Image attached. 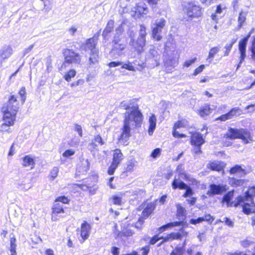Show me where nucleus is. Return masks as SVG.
Wrapping results in <instances>:
<instances>
[{
    "instance_id": "nucleus-52",
    "label": "nucleus",
    "mask_w": 255,
    "mask_h": 255,
    "mask_svg": "<svg viewBox=\"0 0 255 255\" xmlns=\"http://www.w3.org/2000/svg\"><path fill=\"white\" fill-rule=\"evenodd\" d=\"M113 203L115 205H120L121 204L122 198L116 195H114L112 198Z\"/></svg>"
},
{
    "instance_id": "nucleus-54",
    "label": "nucleus",
    "mask_w": 255,
    "mask_h": 255,
    "mask_svg": "<svg viewBox=\"0 0 255 255\" xmlns=\"http://www.w3.org/2000/svg\"><path fill=\"white\" fill-rule=\"evenodd\" d=\"M97 146V144L94 141V140H92V141L89 144L88 148L91 152H93L95 150H98Z\"/></svg>"
},
{
    "instance_id": "nucleus-41",
    "label": "nucleus",
    "mask_w": 255,
    "mask_h": 255,
    "mask_svg": "<svg viewBox=\"0 0 255 255\" xmlns=\"http://www.w3.org/2000/svg\"><path fill=\"white\" fill-rule=\"evenodd\" d=\"M250 50L251 52V58L255 60V35L252 37V45Z\"/></svg>"
},
{
    "instance_id": "nucleus-18",
    "label": "nucleus",
    "mask_w": 255,
    "mask_h": 255,
    "mask_svg": "<svg viewBox=\"0 0 255 255\" xmlns=\"http://www.w3.org/2000/svg\"><path fill=\"white\" fill-rule=\"evenodd\" d=\"M207 167L212 170L217 171H220L223 168L221 162L218 160L210 161L207 164Z\"/></svg>"
},
{
    "instance_id": "nucleus-10",
    "label": "nucleus",
    "mask_w": 255,
    "mask_h": 255,
    "mask_svg": "<svg viewBox=\"0 0 255 255\" xmlns=\"http://www.w3.org/2000/svg\"><path fill=\"white\" fill-rule=\"evenodd\" d=\"M209 188L207 194L210 197L216 195H222L227 190V185L225 184L213 183L209 185Z\"/></svg>"
},
{
    "instance_id": "nucleus-7",
    "label": "nucleus",
    "mask_w": 255,
    "mask_h": 255,
    "mask_svg": "<svg viewBox=\"0 0 255 255\" xmlns=\"http://www.w3.org/2000/svg\"><path fill=\"white\" fill-rule=\"evenodd\" d=\"M166 23V20L163 18H161L155 20L151 23L152 36L157 41H160L162 38L160 33L165 26Z\"/></svg>"
},
{
    "instance_id": "nucleus-45",
    "label": "nucleus",
    "mask_w": 255,
    "mask_h": 255,
    "mask_svg": "<svg viewBox=\"0 0 255 255\" xmlns=\"http://www.w3.org/2000/svg\"><path fill=\"white\" fill-rule=\"evenodd\" d=\"M230 183L233 186L237 187L242 185L244 183V181L241 179H237L233 178L230 179Z\"/></svg>"
},
{
    "instance_id": "nucleus-36",
    "label": "nucleus",
    "mask_w": 255,
    "mask_h": 255,
    "mask_svg": "<svg viewBox=\"0 0 255 255\" xmlns=\"http://www.w3.org/2000/svg\"><path fill=\"white\" fill-rule=\"evenodd\" d=\"M233 190L228 192L224 196L222 199V202H226L227 203V206H231V205H230V202L233 196Z\"/></svg>"
},
{
    "instance_id": "nucleus-53",
    "label": "nucleus",
    "mask_w": 255,
    "mask_h": 255,
    "mask_svg": "<svg viewBox=\"0 0 255 255\" xmlns=\"http://www.w3.org/2000/svg\"><path fill=\"white\" fill-rule=\"evenodd\" d=\"M25 94L26 92L25 88L22 87L19 92V94L21 97V100L22 104H23L25 102V101L26 100Z\"/></svg>"
},
{
    "instance_id": "nucleus-60",
    "label": "nucleus",
    "mask_w": 255,
    "mask_h": 255,
    "mask_svg": "<svg viewBox=\"0 0 255 255\" xmlns=\"http://www.w3.org/2000/svg\"><path fill=\"white\" fill-rule=\"evenodd\" d=\"M197 60V58L194 57V58L186 61L184 63V66L186 67H189L192 64L194 63L195 61Z\"/></svg>"
},
{
    "instance_id": "nucleus-47",
    "label": "nucleus",
    "mask_w": 255,
    "mask_h": 255,
    "mask_svg": "<svg viewBox=\"0 0 255 255\" xmlns=\"http://www.w3.org/2000/svg\"><path fill=\"white\" fill-rule=\"evenodd\" d=\"M194 147L192 149V154H194V156H195V155H198L199 154H201L202 153V150L201 149V145H193Z\"/></svg>"
},
{
    "instance_id": "nucleus-3",
    "label": "nucleus",
    "mask_w": 255,
    "mask_h": 255,
    "mask_svg": "<svg viewBox=\"0 0 255 255\" xmlns=\"http://www.w3.org/2000/svg\"><path fill=\"white\" fill-rule=\"evenodd\" d=\"M255 196V188H250L245 193V196H240L237 199V202L235 206L244 203L242 205L243 212L246 214L255 213V204L254 202V197Z\"/></svg>"
},
{
    "instance_id": "nucleus-13",
    "label": "nucleus",
    "mask_w": 255,
    "mask_h": 255,
    "mask_svg": "<svg viewBox=\"0 0 255 255\" xmlns=\"http://www.w3.org/2000/svg\"><path fill=\"white\" fill-rule=\"evenodd\" d=\"M176 171L182 178L184 176L183 178L184 179L192 182V183L195 185H197L198 183L195 179L191 177L189 175L185 173L184 169L182 167V165H178L176 168Z\"/></svg>"
},
{
    "instance_id": "nucleus-44",
    "label": "nucleus",
    "mask_w": 255,
    "mask_h": 255,
    "mask_svg": "<svg viewBox=\"0 0 255 255\" xmlns=\"http://www.w3.org/2000/svg\"><path fill=\"white\" fill-rule=\"evenodd\" d=\"M220 48L218 47H214L212 48L209 52V55L207 58L208 59H213L215 55L219 51Z\"/></svg>"
},
{
    "instance_id": "nucleus-12",
    "label": "nucleus",
    "mask_w": 255,
    "mask_h": 255,
    "mask_svg": "<svg viewBox=\"0 0 255 255\" xmlns=\"http://www.w3.org/2000/svg\"><path fill=\"white\" fill-rule=\"evenodd\" d=\"M136 63V60H135L133 62H130L129 61H128L125 63L122 62L121 68L133 72H135L136 70H141V69L143 68L144 66L142 65L143 64H139Z\"/></svg>"
},
{
    "instance_id": "nucleus-8",
    "label": "nucleus",
    "mask_w": 255,
    "mask_h": 255,
    "mask_svg": "<svg viewBox=\"0 0 255 255\" xmlns=\"http://www.w3.org/2000/svg\"><path fill=\"white\" fill-rule=\"evenodd\" d=\"M64 56L65 57V61L62 65V67H65L66 64H79L81 62L80 55L75 52L72 50L69 49H65L64 52Z\"/></svg>"
},
{
    "instance_id": "nucleus-57",
    "label": "nucleus",
    "mask_w": 255,
    "mask_h": 255,
    "mask_svg": "<svg viewBox=\"0 0 255 255\" xmlns=\"http://www.w3.org/2000/svg\"><path fill=\"white\" fill-rule=\"evenodd\" d=\"M220 221L224 222L226 225L229 227H232L234 226V222L227 217L223 218V220H220Z\"/></svg>"
},
{
    "instance_id": "nucleus-37",
    "label": "nucleus",
    "mask_w": 255,
    "mask_h": 255,
    "mask_svg": "<svg viewBox=\"0 0 255 255\" xmlns=\"http://www.w3.org/2000/svg\"><path fill=\"white\" fill-rule=\"evenodd\" d=\"M98 50H97V52H91V56L89 58V64H95L98 62Z\"/></svg>"
},
{
    "instance_id": "nucleus-6",
    "label": "nucleus",
    "mask_w": 255,
    "mask_h": 255,
    "mask_svg": "<svg viewBox=\"0 0 255 255\" xmlns=\"http://www.w3.org/2000/svg\"><path fill=\"white\" fill-rule=\"evenodd\" d=\"M227 136L232 139L240 138L245 143H248L249 140H252L250 132L246 129H236L230 128L226 134Z\"/></svg>"
},
{
    "instance_id": "nucleus-43",
    "label": "nucleus",
    "mask_w": 255,
    "mask_h": 255,
    "mask_svg": "<svg viewBox=\"0 0 255 255\" xmlns=\"http://www.w3.org/2000/svg\"><path fill=\"white\" fill-rule=\"evenodd\" d=\"M177 215L179 217L185 216L186 210L185 208L179 204H177Z\"/></svg>"
},
{
    "instance_id": "nucleus-61",
    "label": "nucleus",
    "mask_w": 255,
    "mask_h": 255,
    "mask_svg": "<svg viewBox=\"0 0 255 255\" xmlns=\"http://www.w3.org/2000/svg\"><path fill=\"white\" fill-rule=\"evenodd\" d=\"M122 62L121 61H113L110 62L108 65L109 67L112 68V67H116L119 66H122Z\"/></svg>"
},
{
    "instance_id": "nucleus-39",
    "label": "nucleus",
    "mask_w": 255,
    "mask_h": 255,
    "mask_svg": "<svg viewBox=\"0 0 255 255\" xmlns=\"http://www.w3.org/2000/svg\"><path fill=\"white\" fill-rule=\"evenodd\" d=\"M241 113V109L238 107L232 109L229 112L227 113L229 119H231L236 115H240Z\"/></svg>"
},
{
    "instance_id": "nucleus-33",
    "label": "nucleus",
    "mask_w": 255,
    "mask_h": 255,
    "mask_svg": "<svg viewBox=\"0 0 255 255\" xmlns=\"http://www.w3.org/2000/svg\"><path fill=\"white\" fill-rule=\"evenodd\" d=\"M182 222L181 221H180V222L176 221V222H174L172 223H168L165 225H163L162 227H161L159 228V230L160 232H163L168 228L180 226L182 224Z\"/></svg>"
},
{
    "instance_id": "nucleus-38",
    "label": "nucleus",
    "mask_w": 255,
    "mask_h": 255,
    "mask_svg": "<svg viewBox=\"0 0 255 255\" xmlns=\"http://www.w3.org/2000/svg\"><path fill=\"white\" fill-rule=\"evenodd\" d=\"M241 113V109L238 107L232 109L229 112L227 113L229 119H231L236 115H240Z\"/></svg>"
},
{
    "instance_id": "nucleus-51",
    "label": "nucleus",
    "mask_w": 255,
    "mask_h": 255,
    "mask_svg": "<svg viewBox=\"0 0 255 255\" xmlns=\"http://www.w3.org/2000/svg\"><path fill=\"white\" fill-rule=\"evenodd\" d=\"M16 185H17V187L18 189H20L21 190L26 191L28 189L30 188V187H28V188H26L25 184L24 182L22 181L18 182L16 183Z\"/></svg>"
},
{
    "instance_id": "nucleus-59",
    "label": "nucleus",
    "mask_w": 255,
    "mask_h": 255,
    "mask_svg": "<svg viewBox=\"0 0 255 255\" xmlns=\"http://www.w3.org/2000/svg\"><path fill=\"white\" fill-rule=\"evenodd\" d=\"M171 236V240H181L182 235L180 233H171L170 234Z\"/></svg>"
},
{
    "instance_id": "nucleus-34",
    "label": "nucleus",
    "mask_w": 255,
    "mask_h": 255,
    "mask_svg": "<svg viewBox=\"0 0 255 255\" xmlns=\"http://www.w3.org/2000/svg\"><path fill=\"white\" fill-rule=\"evenodd\" d=\"M146 62L150 65L151 67L158 66L160 64V60H157L156 61H155V59L154 58H152L148 56H146Z\"/></svg>"
},
{
    "instance_id": "nucleus-20",
    "label": "nucleus",
    "mask_w": 255,
    "mask_h": 255,
    "mask_svg": "<svg viewBox=\"0 0 255 255\" xmlns=\"http://www.w3.org/2000/svg\"><path fill=\"white\" fill-rule=\"evenodd\" d=\"M135 12L140 15L147 14L148 10L146 4L143 2H139L135 7Z\"/></svg>"
},
{
    "instance_id": "nucleus-35",
    "label": "nucleus",
    "mask_w": 255,
    "mask_h": 255,
    "mask_svg": "<svg viewBox=\"0 0 255 255\" xmlns=\"http://www.w3.org/2000/svg\"><path fill=\"white\" fill-rule=\"evenodd\" d=\"M146 62L150 65L151 67L158 66L160 64V60H157L156 61H155V59L154 58H152L148 56H146Z\"/></svg>"
},
{
    "instance_id": "nucleus-58",
    "label": "nucleus",
    "mask_w": 255,
    "mask_h": 255,
    "mask_svg": "<svg viewBox=\"0 0 255 255\" xmlns=\"http://www.w3.org/2000/svg\"><path fill=\"white\" fill-rule=\"evenodd\" d=\"M205 66L204 65H201L195 70L193 75L194 76H196L198 74H200L203 71V70L205 68Z\"/></svg>"
},
{
    "instance_id": "nucleus-23",
    "label": "nucleus",
    "mask_w": 255,
    "mask_h": 255,
    "mask_svg": "<svg viewBox=\"0 0 255 255\" xmlns=\"http://www.w3.org/2000/svg\"><path fill=\"white\" fill-rule=\"evenodd\" d=\"M149 127L148 128V133L150 135L153 134L156 125V118L154 114H152L149 119Z\"/></svg>"
},
{
    "instance_id": "nucleus-14",
    "label": "nucleus",
    "mask_w": 255,
    "mask_h": 255,
    "mask_svg": "<svg viewBox=\"0 0 255 255\" xmlns=\"http://www.w3.org/2000/svg\"><path fill=\"white\" fill-rule=\"evenodd\" d=\"M248 42L246 39H242L239 43V50L240 52V63H243L246 57V47Z\"/></svg>"
},
{
    "instance_id": "nucleus-24",
    "label": "nucleus",
    "mask_w": 255,
    "mask_h": 255,
    "mask_svg": "<svg viewBox=\"0 0 255 255\" xmlns=\"http://www.w3.org/2000/svg\"><path fill=\"white\" fill-rule=\"evenodd\" d=\"M12 53V49L9 46H5L3 47L0 52V56L3 59H6L9 57Z\"/></svg>"
},
{
    "instance_id": "nucleus-46",
    "label": "nucleus",
    "mask_w": 255,
    "mask_h": 255,
    "mask_svg": "<svg viewBox=\"0 0 255 255\" xmlns=\"http://www.w3.org/2000/svg\"><path fill=\"white\" fill-rule=\"evenodd\" d=\"M76 75V71L74 70H70L67 74L64 76L65 79L69 82L71 80L72 77H74Z\"/></svg>"
},
{
    "instance_id": "nucleus-62",
    "label": "nucleus",
    "mask_w": 255,
    "mask_h": 255,
    "mask_svg": "<svg viewBox=\"0 0 255 255\" xmlns=\"http://www.w3.org/2000/svg\"><path fill=\"white\" fill-rule=\"evenodd\" d=\"M16 245L15 243H10V251L11 253V255H16Z\"/></svg>"
},
{
    "instance_id": "nucleus-9",
    "label": "nucleus",
    "mask_w": 255,
    "mask_h": 255,
    "mask_svg": "<svg viewBox=\"0 0 255 255\" xmlns=\"http://www.w3.org/2000/svg\"><path fill=\"white\" fill-rule=\"evenodd\" d=\"M123 159L124 156L121 150L119 149H115L114 151L113 161L108 169V172L109 174L113 175L114 173L115 170Z\"/></svg>"
},
{
    "instance_id": "nucleus-32",
    "label": "nucleus",
    "mask_w": 255,
    "mask_h": 255,
    "mask_svg": "<svg viewBox=\"0 0 255 255\" xmlns=\"http://www.w3.org/2000/svg\"><path fill=\"white\" fill-rule=\"evenodd\" d=\"M247 13L245 12L241 11L240 13L238 19V28L240 29L242 27L243 23L246 20Z\"/></svg>"
},
{
    "instance_id": "nucleus-11",
    "label": "nucleus",
    "mask_w": 255,
    "mask_h": 255,
    "mask_svg": "<svg viewBox=\"0 0 255 255\" xmlns=\"http://www.w3.org/2000/svg\"><path fill=\"white\" fill-rule=\"evenodd\" d=\"M99 34L100 33L98 32L92 38L87 40L84 46V49L86 51L90 50L91 52H97L98 49L96 48V45L97 43Z\"/></svg>"
},
{
    "instance_id": "nucleus-63",
    "label": "nucleus",
    "mask_w": 255,
    "mask_h": 255,
    "mask_svg": "<svg viewBox=\"0 0 255 255\" xmlns=\"http://www.w3.org/2000/svg\"><path fill=\"white\" fill-rule=\"evenodd\" d=\"M96 143H98L100 145H103L104 144V141L101 137V136L99 135H97L95 136L94 139L93 140Z\"/></svg>"
},
{
    "instance_id": "nucleus-21",
    "label": "nucleus",
    "mask_w": 255,
    "mask_h": 255,
    "mask_svg": "<svg viewBox=\"0 0 255 255\" xmlns=\"http://www.w3.org/2000/svg\"><path fill=\"white\" fill-rule=\"evenodd\" d=\"M90 164L88 159H82L81 160V165H79L78 167L79 172L83 174L87 172L90 168Z\"/></svg>"
},
{
    "instance_id": "nucleus-16",
    "label": "nucleus",
    "mask_w": 255,
    "mask_h": 255,
    "mask_svg": "<svg viewBox=\"0 0 255 255\" xmlns=\"http://www.w3.org/2000/svg\"><path fill=\"white\" fill-rule=\"evenodd\" d=\"M91 226L86 221H84L81 226V236L83 240L87 239L89 236Z\"/></svg>"
},
{
    "instance_id": "nucleus-49",
    "label": "nucleus",
    "mask_w": 255,
    "mask_h": 255,
    "mask_svg": "<svg viewBox=\"0 0 255 255\" xmlns=\"http://www.w3.org/2000/svg\"><path fill=\"white\" fill-rule=\"evenodd\" d=\"M75 153L74 150L72 149H69L66 150L62 154L63 156L65 157H69L73 155Z\"/></svg>"
},
{
    "instance_id": "nucleus-19",
    "label": "nucleus",
    "mask_w": 255,
    "mask_h": 255,
    "mask_svg": "<svg viewBox=\"0 0 255 255\" xmlns=\"http://www.w3.org/2000/svg\"><path fill=\"white\" fill-rule=\"evenodd\" d=\"M231 174H237L239 177H243L246 174L245 169H243L240 165H236L231 168L230 170Z\"/></svg>"
},
{
    "instance_id": "nucleus-25",
    "label": "nucleus",
    "mask_w": 255,
    "mask_h": 255,
    "mask_svg": "<svg viewBox=\"0 0 255 255\" xmlns=\"http://www.w3.org/2000/svg\"><path fill=\"white\" fill-rule=\"evenodd\" d=\"M187 185L183 181H179L176 178H174L172 183V187L174 189L179 188L180 189H185L187 187Z\"/></svg>"
},
{
    "instance_id": "nucleus-64",
    "label": "nucleus",
    "mask_w": 255,
    "mask_h": 255,
    "mask_svg": "<svg viewBox=\"0 0 255 255\" xmlns=\"http://www.w3.org/2000/svg\"><path fill=\"white\" fill-rule=\"evenodd\" d=\"M232 47L233 46H232L231 44H229L228 43H227L225 45V46L224 47V48L226 49L225 53H224L225 56H227L229 55Z\"/></svg>"
},
{
    "instance_id": "nucleus-30",
    "label": "nucleus",
    "mask_w": 255,
    "mask_h": 255,
    "mask_svg": "<svg viewBox=\"0 0 255 255\" xmlns=\"http://www.w3.org/2000/svg\"><path fill=\"white\" fill-rule=\"evenodd\" d=\"M211 112L212 109L208 105H205L204 106L201 108L199 111L200 115L202 117L209 115Z\"/></svg>"
},
{
    "instance_id": "nucleus-26",
    "label": "nucleus",
    "mask_w": 255,
    "mask_h": 255,
    "mask_svg": "<svg viewBox=\"0 0 255 255\" xmlns=\"http://www.w3.org/2000/svg\"><path fill=\"white\" fill-rule=\"evenodd\" d=\"M152 58H154L155 59V61H157V60H160L161 58V54L160 52L158 51L157 50L155 49V48L153 46H151L149 49L148 53L147 54V55Z\"/></svg>"
},
{
    "instance_id": "nucleus-22",
    "label": "nucleus",
    "mask_w": 255,
    "mask_h": 255,
    "mask_svg": "<svg viewBox=\"0 0 255 255\" xmlns=\"http://www.w3.org/2000/svg\"><path fill=\"white\" fill-rule=\"evenodd\" d=\"M125 48V45L123 43H119L114 45V47L111 50V54H117L118 56H121L123 54L122 51Z\"/></svg>"
},
{
    "instance_id": "nucleus-15",
    "label": "nucleus",
    "mask_w": 255,
    "mask_h": 255,
    "mask_svg": "<svg viewBox=\"0 0 255 255\" xmlns=\"http://www.w3.org/2000/svg\"><path fill=\"white\" fill-rule=\"evenodd\" d=\"M205 142L202 134L199 132L193 133L191 137V145H202Z\"/></svg>"
},
{
    "instance_id": "nucleus-40",
    "label": "nucleus",
    "mask_w": 255,
    "mask_h": 255,
    "mask_svg": "<svg viewBox=\"0 0 255 255\" xmlns=\"http://www.w3.org/2000/svg\"><path fill=\"white\" fill-rule=\"evenodd\" d=\"M135 163L136 161L134 160L128 161L127 163V167L125 168V172L127 173L131 172L133 170Z\"/></svg>"
},
{
    "instance_id": "nucleus-56",
    "label": "nucleus",
    "mask_w": 255,
    "mask_h": 255,
    "mask_svg": "<svg viewBox=\"0 0 255 255\" xmlns=\"http://www.w3.org/2000/svg\"><path fill=\"white\" fill-rule=\"evenodd\" d=\"M161 149L159 148H157L154 149L151 153L150 156L153 158H156L157 156H159L161 153Z\"/></svg>"
},
{
    "instance_id": "nucleus-5",
    "label": "nucleus",
    "mask_w": 255,
    "mask_h": 255,
    "mask_svg": "<svg viewBox=\"0 0 255 255\" xmlns=\"http://www.w3.org/2000/svg\"><path fill=\"white\" fill-rule=\"evenodd\" d=\"M146 35V28L144 25H140L139 30V35L137 40H135L130 35V40L129 44L138 53H141L143 51V48L145 45V36Z\"/></svg>"
},
{
    "instance_id": "nucleus-17",
    "label": "nucleus",
    "mask_w": 255,
    "mask_h": 255,
    "mask_svg": "<svg viewBox=\"0 0 255 255\" xmlns=\"http://www.w3.org/2000/svg\"><path fill=\"white\" fill-rule=\"evenodd\" d=\"M163 61L165 66L167 67H174L177 64V60L173 54L165 57Z\"/></svg>"
},
{
    "instance_id": "nucleus-28",
    "label": "nucleus",
    "mask_w": 255,
    "mask_h": 255,
    "mask_svg": "<svg viewBox=\"0 0 255 255\" xmlns=\"http://www.w3.org/2000/svg\"><path fill=\"white\" fill-rule=\"evenodd\" d=\"M52 213L55 215L61 213H64L63 205L60 203L55 202L52 207Z\"/></svg>"
},
{
    "instance_id": "nucleus-50",
    "label": "nucleus",
    "mask_w": 255,
    "mask_h": 255,
    "mask_svg": "<svg viewBox=\"0 0 255 255\" xmlns=\"http://www.w3.org/2000/svg\"><path fill=\"white\" fill-rule=\"evenodd\" d=\"M185 190H186V191L185 193L183 195V196L184 197L191 196L194 194V192L191 188L188 186H187V187L186 188H185Z\"/></svg>"
},
{
    "instance_id": "nucleus-2",
    "label": "nucleus",
    "mask_w": 255,
    "mask_h": 255,
    "mask_svg": "<svg viewBox=\"0 0 255 255\" xmlns=\"http://www.w3.org/2000/svg\"><path fill=\"white\" fill-rule=\"evenodd\" d=\"M142 115L138 110V106H133L125 114L124 126L120 140L127 141L130 136V129L140 125Z\"/></svg>"
},
{
    "instance_id": "nucleus-1",
    "label": "nucleus",
    "mask_w": 255,
    "mask_h": 255,
    "mask_svg": "<svg viewBox=\"0 0 255 255\" xmlns=\"http://www.w3.org/2000/svg\"><path fill=\"white\" fill-rule=\"evenodd\" d=\"M19 109V104L17 98L14 95H11L5 107L2 108L3 113V122L0 125V131L10 133L12 132L11 126L14 125L15 116Z\"/></svg>"
},
{
    "instance_id": "nucleus-55",
    "label": "nucleus",
    "mask_w": 255,
    "mask_h": 255,
    "mask_svg": "<svg viewBox=\"0 0 255 255\" xmlns=\"http://www.w3.org/2000/svg\"><path fill=\"white\" fill-rule=\"evenodd\" d=\"M59 172V169L57 167H54L50 172V177L52 178V180L57 176Z\"/></svg>"
},
{
    "instance_id": "nucleus-29",
    "label": "nucleus",
    "mask_w": 255,
    "mask_h": 255,
    "mask_svg": "<svg viewBox=\"0 0 255 255\" xmlns=\"http://www.w3.org/2000/svg\"><path fill=\"white\" fill-rule=\"evenodd\" d=\"M155 206L153 204L150 203L147 204V206L142 212V215L144 217L147 218L154 210Z\"/></svg>"
},
{
    "instance_id": "nucleus-31",
    "label": "nucleus",
    "mask_w": 255,
    "mask_h": 255,
    "mask_svg": "<svg viewBox=\"0 0 255 255\" xmlns=\"http://www.w3.org/2000/svg\"><path fill=\"white\" fill-rule=\"evenodd\" d=\"M34 164V160L30 156L26 155L23 158V166L26 167L31 165L32 167H31V168L32 169L33 168Z\"/></svg>"
},
{
    "instance_id": "nucleus-27",
    "label": "nucleus",
    "mask_w": 255,
    "mask_h": 255,
    "mask_svg": "<svg viewBox=\"0 0 255 255\" xmlns=\"http://www.w3.org/2000/svg\"><path fill=\"white\" fill-rule=\"evenodd\" d=\"M114 21L113 20H109L106 25V28L104 30L103 33H102V36L104 38L106 37V36L108 35V33L112 32V31L113 30V29L114 28Z\"/></svg>"
},
{
    "instance_id": "nucleus-4",
    "label": "nucleus",
    "mask_w": 255,
    "mask_h": 255,
    "mask_svg": "<svg viewBox=\"0 0 255 255\" xmlns=\"http://www.w3.org/2000/svg\"><path fill=\"white\" fill-rule=\"evenodd\" d=\"M183 11L185 14L184 18L187 21H191L193 18H198L202 14V8L192 2L185 3Z\"/></svg>"
},
{
    "instance_id": "nucleus-42",
    "label": "nucleus",
    "mask_w": 255,
    "mask_h": 255,
    "mask_svg": "<svg viewBox=\"0 0 255 255\" xmlns=\"http://www.w3.org/2000/svg\"><path fill=\"white\" fill-rule=\"evenodd\" d=\"M188 125V122L185 120H182L176 122L174 126L173 129L186 127Z\"/></svg>"
},
{
    "instance_id": "nucleus-48",
    "label": "nucleus",
    "mask_w": 255,
    "mask_h": 255,
    "mask_svg": "<svg viewBox=\"0 0 255 255\" xmlns=\"http://www.w3.org/2000/svg\"><path fill=\"white\" fill-rule=\"evenodd\" d=\"M61 202V204H67L69 202L68 199L65 196H60L58 197L56 199L55 202Z\"/></svg>"
}]
</instances>
